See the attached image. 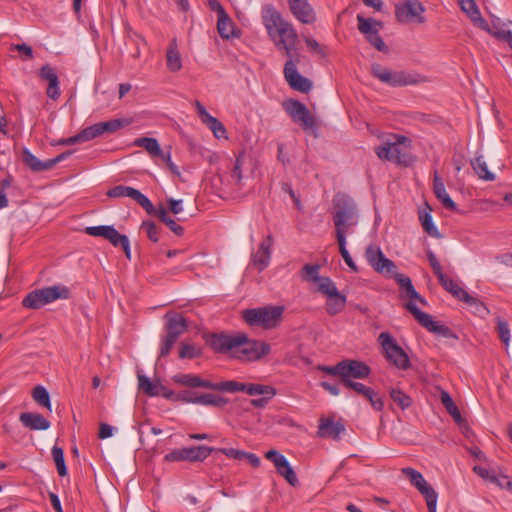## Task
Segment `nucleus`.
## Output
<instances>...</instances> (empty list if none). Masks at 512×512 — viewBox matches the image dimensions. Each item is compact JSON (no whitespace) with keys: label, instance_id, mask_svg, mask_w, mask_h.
Instances as JSON below:
<instances>
[{"label":"nucleus","instance_id":"obj_3","mask_svg":"<svg viewBox=\"0 0 512 512\" xmlns=\"http://www.w3.org/2000/svg\"><path fill=\"white\" fill-rule=\"evenodd\" d=\"M394 141H387L383 145L376 148V155L381 160H386L398 165L409 166L413 162V158L408 151L403 149L411 147V140L402 135H394Z\"/></svg>","mask_w":512,"mask_h":512},{"label":"nucleus","instance_id":"obj_47","mask_svg":"<svg viewBox=\"0 0 512 512\" xmlns=\"http://www.w3.org/2000/svg\"><path fill=\"white\" fill-rule=\"evenodd\" d=\"M51 453H52V457L55 462L58 474L62 477L66 476L67 468H66V464H65L63 449L61 447H58L57 445H54L51 450Z\"/></svg>","mask_w":512,"mask_h":512},{"label":"nucleus","instance_id":"obj_35","mask_svg":"<svg viewBox=\"0 0 512 512\" xmlns=\"http://www.w3.org/2000/svg\"><path fill=\"white\" fill-rule=\"evenodd\" d=\"M344 431L345 428L340 422L322 420L319 425L318 435L323 438L331 437L337 439Z\"/></svg>","mask_w":512,"mask_h":512},{"label":"nucleus","instance_id":"obj_19","mask_svg":"<svg viewBox=\"0 0 512 512\" xmlns=\"http://www.w3.org/2000/svg\"><path fill=\"white\" fill-rule=\"evenodd\" d=\"M317 370L335 377L346 388H352V360H344L334 366L318 365Z\"/></svg>","mask_w":512,"mask_h":512},{"label":"nucleus","instance_id":"obj_60","mask_svg":"<svg viewBox=\"0 0 512 512\" xmlns=\"http://www.w3.org/2000/svg\"><path fill=\"white\" fill-rule=\"evenodd\" d=\"M485 31L488 32L489 34H491L496 39L505 41L507 44H509V41L512 40V32L509 30H503V29L492 30L489 27V30H485Z\"/></svg>","mask_w":512,"mask_h":512},{"label":"nucleus","instance_id":"obj_62","mask_svg":"<svg viewBox=\"0 0 512 512\" xmlns=\"http://www.w3.org/2000/svg\"><path fill=\"white\" fill-rule=\"evenodd\" d=\"M304 41L310 51H312L313 53H316L319 56H324V51H323L322 47L315 39H313L311 37H305Z\"/></svg>","mask_w":512,"mask_h":512},{"label":"nucleus","instance_id":"obj_18","mask_svg":"<svg viewBox=\"0 0 512 512\" xmlns=\"http://www.w3.org/2000/svg\"><path fill=\"white\" fill-rule=\"evenodd\" d=\"M107 196L111 198L129 197L135 200L148 214L154 212V206L151 201L133 187L123 185L115 186L108 190Z\"/></svg>","mask_w":512,"mask_h":512},{"label":"nucleus","instance_id":"obj_41","mask_svg":"<svg viewBox=\"0 0 512 512\" xmlns=\"http://www.w3.org/2000/svg\"><path fill=\"white\" fill-rule=\"evenodd\" d=\"M244 392L251 396L264 395L268 396V398H273L276 395V389L272 386L253 383L245 384Z\"/></svg>","mask_w":512,"mask_h":512},{"label":"nucleus","instance_id":"obj_23","mask_svg":"<svg viewBox=\"0 0 512 512\" xmlns=\"http://www.w3.org/2000/svg\"><path fill=\"white\" fill-rule=\"evenodd\" d=\"M330 287L331 288H329L327 292L325 290H321L320 293L323 294L327 299V312L330 315H335L344 308L346 297L338 291L333 281L330 283Z\"/></svg>","mask_w":512,"mask_h":512},{"label":"nucleus","instance_id":"obj_38","mask_svg":"<svg viewBox=\"0 0 512 512\" xmlns=\"http://www.w3.org/2000/svg\"><path fill=\"white\" fill-rule=\"evenodd\" d=\"M23 162L33 172H42L51 169L49 159L46 161H41L27 149L23 151Z\"/></svg>","mask_w":512,"mask_h":512},{"label":"nucleus","instance_id":"obj_2","mask_svg":"<svg viewBox=\"0 0 512 512\" xmlns=\"http://www.w3.org/2000/svg\"><path fill=\"white\" fill-rule=\"evenodd\" d=\"M262 19L263 25L276 47L281 46L280 44L297 42L298 35L292 24L284 20L272 6L263 8Z\"/></svg>","mask_w":512,"mask_h":512},{"label":"nucleus","instance_id":"obj_63","mask_svg":"<svg viewBox=\"0 0 512 512\" xmlns=\"http://www.w3.org/2000/svg\"><path fill=\"white\" fill-rule=\"evenodd\" d=\"M11 49L23 54L26 59L30 60L33 58V50L27 44H12Z\"/></svg>","mask_w":512,"mask_h":512},{"label":"nucleus","instance_id":"obj_26","mask_svg":"<svg viewBox=\"0 0 512 512\" xmlns=\"http://www.w3.org/2000/svg\"><path fill=\"white\" fill-rule=\"evenodd\" d=\"M39 77L48 82L47 95L51 99H57L60 96L59 80L56 71L49 64L43 65L39 71Z\"/></svg>","mask_w":512,"mask_h":512},{"label":"nucleus","instance_id":"obj_27","mask_svg":"<svg viewBox=\"0 0 512 512\" xmlns=\"http://www.w3.org/2000/svg\"><path fill=\"white\" fill-rule=\"evenodd\" d=\"M461 10L482 30H489V25L481 16L480 10L474 0H457Z\"/></svg>","mask_w":512,"mask_h":512},{"label":"nucleus","instance_id":"obj_43","mask_svg":"<svg viewBox=\"0 0 512 512\" xmlns=\"http://www.w3.org/2000/svg\"><path fill=\"white\" fill-rule=\"evenodd\" d=\"M217 29L222 38L229 39L234 35V25L227 13L218 17Z\"/></svg>","mask_w":512,"mask_h":512},{"label":"nucleus","instance_id":"obj_64","mask_svg":"<svg viewBox=\"0 0 512 512\" xmlns=\"http://www.w3.org/2000/svg\"><path fill=\"white\" fill-rule=\"evenodd\" d=\"M152 214L156 215L167 226L169 225L170 221H173V219L169 215L168 210L162 206L159 207L158 209L154 208V212Z\"/></svg>","mask_w":512,"mask_h":512},{"label":"nucleus","instance_id":"obj_34","mask_svg":"<svg viewBox=\"0 0 512 512\" xmlns=\"http://www.w3.org/2000/svg\"><path fill=\"white\" fill-rule=\"evenodd\" d=\"M172 380L182 386L190 388H212V382L201 379L198 375L179 373L172 377Z\"/></svg>","mask_w":512,"mask_h":512},{"label":"nucleus","instance_id":"obj_48","mask_svg":"<svg viewBox=\"0 0 512 512\" xmlns=\"http://www.w3.org/2000/svg\"><path fill=\"white\" fill-rule=\"evenodd\" d=\"M212 390H219L225 392H244L245 383H240L237 381H225L220 383H212Z\"/></svg>","mask_w":512,"mask_h":512},{"label":"nucleus","instance_id":"obj_33","mask_svg":"<svg viewBox=\"0 0 512 512\" xmlns=\"http://www.w3.org/2000/svg\"><path fill=\"white\" fill-rule=\"evenodd\" d=\"M166 66L167 69L173 73L180 71L183 67L182 56L176 39H173L167 47Z\"/></svg>","mask_w":512,"mask_h":512},{"label":"nucleus","instance_id":"obj_24","mask_svg":"<svg viewBox=\"0 0 512 512\" xmlns=\"http://www.w3.org/2000/svg\"><path fill=\"white\" fill-rule=\"evenodd\" d=\"M292 14L304 24H312L316 17L308 0H288Z\"/></svg>","mask_w":512,"mask_h":512},{"label":"nucleus","instance_id":"obj_31","mask_svg":"<svg viewBox=\"0 0 512 512\" xmlns=\"http://www.w3.org/2000/svg\"><path fill=\"white\" fill-rule=\"evenodd\" d=\"M19 420L24 427L30 430H47L50 427V422L39 413H21Z\"/></svg>","mask_w":512,"mask_h":512},{"label":"nucleus","instance_id":"obj_6","mask_svg":"<svg viewBox=\"0 0 512 512\" xmlns=\"http://www.w3.org/2000/svg\"><path fill=\"white\" fill-rule=\"evenodd\" d=\"M371 72L374 77L390 86L416 85L427 81L426 77L417 73L391 71L390 69L381 66L380 64H373L371 66Z\"/></svg>","mask_w":512,"mask_h":512},{"label":"nucleus","instance_id":"obj_11","mask_svg":"<svg viewBox=\"0 0 512 512\" xmlns=\"http://www.w3.org/2000/svg\"><path fill=\"white\" fill-rule=\"evenodd\" d=\"M214 448L200 445V446H192L185 447L181 449H176L165 455V460L168 462H177V461H188V462H202L204 461L212 452Z\"/></svg>","mask_w":512,"mask_h":512},{"label":"nucleus","instance_id":"obj_56","mask_svg":"<svg viewBox=\"0 0 512 512\" xmlns=\"http://www.w3.org/2000/svg\"><path fill=\"white\" fill-rule=\"evenodd\" d=\"M213 452H219L227 456L228 458L243 460V456H245V451L235 449V448H214Z\"/></svg>","mask_w":512,"mask_h":512},{"label":"nucleus","instance_id":"obj_59","mask_svg":"<svg viewBox=\"0 0 512 512\" xmlns=\"http://www.w3.org/2000/svg\"><path fill=\"white\" fill-rule=\"evenodd\" d=\"M199 354L200 351L194 345L183 344L180 349L179 357L192 359L199 356Z\"/></svg>","mask_w":512,"mask_h":512},{"label":"nucleus","instance_id":"obj_58","mask_svg":"<svg viewBox=\"0 0 512 512\" xmlns=\"http://www.w3.org/2000/svg\"><path fill=\"white\" fill-rule=\"evenodd\" d=\"M427 258L437 278L439 279L441 276H444L445 274L442 271V267L439 261L437 260L436 255L431 250L427 251Z\"/></svg>","mask_w":512,"mask_h":512},{"label":"nucleus","instance_id":"obj_32","mask_svg":"<svg viewBox=\"0 0 512 512\" xmlns=\"http://www.w3.org/2000/svg\"><path fill=\"white\" fill-rule=\"evenodd\" d=\"M167 318V337L177 341L187 328L186 320L179 314H166Z\"/></svg>","mask_w":512,"mask_h":512},{"label":"nucleus","instance_id":"obj_13","mask_svg":"<svg viewBox=\"0 0 512 512\" xmlns=\"http://www.w3.org/2000/svg\"><path fill=\"white\" fill-rule=\"evenodd\" d=\"M424 12L425 8L418 0H403V2L396 5L395 15L401 23L416 22L423 24L426 21L423 16Z\"/></svg>","mask_w":512,"mask_h":512},{"label":"nucleus","instance_id":"obj_25","mask_svg":"<svg viewBox=\"0 0 512 512\" xmlns=\"http://www.w3.org/2000/svg\"><path fill=\"white\" fill-rule=\"evenodd\" d=\"M320 267L319 265H310L306 264L302 268V278L306 282L314 283L317 285V291L321 290L328 291L330 287V283L332 280L329 277L320 276L319 275Z\"/></svg>","mask_w":512,"mask_h":512},{"label":"nucleus","instance_id":"obj_46","mask_svg":"<svg viewBox=\"0 0 512 512\" xmlns=\"http://www.w3.org/2000/svg\"><path fill=\"white\" fill-rule=\"evenodd\" d=\"M389 394L393 402L403 410L409 408L412 404L411 398L398 388H391Z\"/></svg>","mask_w":512,"mask_h":512},{"label":"nucleus","instance_id":"obj_9","mask_svg":"<svg viewBox=\"0 0 512 512\" xmlns=\"http://www.w3.org/2000/svg\"><path fill=\"white\" fill-rule=\"evenodd\" d=\"M401 473L402 475L404 474L409 479L410 483L424 496L428 511L437 512L438 494L424 479L423 475L409 467L403 468Z\"/></svg>","mask_w":512,"mask_h":512},{"label":"nucleus","instance_id":"obj_54","mask_svg":"<svg viewBox=\"0 0 512 512\" xmlns=\"http://www.w3.org/2000/svg\"><path fill=\"white\" fill-rule=\"evenodd\" d=\"M473 471L482 479L490 481L496 484L498 487H502V482L500 481V478L492 471L481 466H474Z\"/></svg>","mask_w":512,"mask_h":512},{"label":"nucleus","instance_id":"obj_49","mask_svg":"<svg viewBox=\"0 0 512 512\" xmlns=\"http://www.w3.org/2000/svg\"><path fill=\"white\" fill-rule=\"evenodd\" d=\"M465 303L472 307L474 309L473 312L483 319L490 314L489 308L481 300L472 297L471 295H469Z\"/></svg>","mask_w":512,"mask_h":512},{"label":"nucleus","instance_id":"obj_44","mask_svg":"<svg viewBox=\"0 0 512 512\" xmlns=\"http://www.w3.org/2000/svg\"><path fill=\"white\" fill-rule=\"evenodd\" d=\"M192 401H193V404H200V405H204V406H217V407H222V406L226 405V403H227L226 399L219 397V396H215L213 394H209V393L195 396L194 400H192Z\"/></svg>","mask_w":512,"mask_h":512},{"label":"nucleus","instance_id":"obj_5","mask_svg":"<svg viewBox=\"0 0 512 512\" xmlns=\"http://www.w3.org/2000/svg\"><path fill=\"white\" fill-rule=\"evenodd\" d=\"M282 306H265L243 311V318L250 326H260L265 329L276 327L282 318Z\"/></svg>","mask_w":512,"mask_h":512},{"label":"nucleus","instance_id":"obj_57","mask_svg":"<svg viewBox=\"0 0 512 512\" xmlns=\"http://www.w3.org/2000/svg\"><path fill=\"white\" fill-rule=\"evenodd\" d=\"M404 296L411 299L410 302L413 300L419 301L422 304H426V301L424 298H422L419 293L415 290V288L412 285V282H407L405 288L402 289Z\"/></svg>","mask_w":512,"mask_h":512},{"label":"nucleus","instance_id":"obj_15","mask_svg":"<svg viewBox=\"0 0 512 512\" xmlns=\"http://www.w3.org/2000/svg\"><path fill=\"white\" fill-rule=\"evenodd\" d=\"M285 112L296 123H300L306 130L313 129L316 126L314 117L304 104L296 100H288L283 103Z\"/></svg>","mask_w":512,"mask_h":512},{"label":"nucleus","instance_id":"obj_50","mask_svg":"<svg viewBox=\"0 0 512 512\" xmlns=\"http://www.w3.org/2000/svg\"><path fill=\"white\" fill-rule=\"evenodd\" d=\"M496 331L498 333L499 339L502 341V343L508 347L510 343V329L508 322L501 317L496 318Z\"/></svg>","mask_w":512,"mask_h":512},{"label":"nucleus","instance_id":"obj_42","mask_svg":"<svg viewBox=\"0 0 512 512\" xmlns=\"http://www.w3.org/2000/svg\"><path fill=\"white\" fill-rule=\"evenodd\" d=\"M419 219L424 231L432 237L439 238L440 233L433 223L432 216L426 209L419 211Z\"/></svg>","mask_w":512,"mask_h":512},{"label":"nucleus","instance_id":"obj_16","mask_svg":"<svg viewBox=\"0 0 512 512\" xmlns=\"http://www.w3.org/2000/svg\"><path fill=\"white\" fill-rule=\"evenodd\" d=\"M365 257L373 269L380 274L392 276L396 271L397 267L395 263L386 258L381 249L377 246H368L365 252Z\"/></svg>","mask_w":512,"mask_h":512},{"label":"nucleus","instance_id":"obj_52","mask_svg":"<svg viewBox=\"0 0 512 512\" xmlns=\"http://www.w3.org/2000/svg\"><path fill=\"white\" fill-rule=\"evenodd\" d=\"M296 43L297 42H290L289 44H280L281 46L276 47L279 51L284 52V55L287 57V61H291L294 66H297V63L299 62V55L295 53Z\"/></svg>","mask_w":512,"mask_h":512},{"label":"nucleus","instance_id":"obj_4","mask_svg":"<svg viewBox=\"0 0 512 512\" xmlns=\"http://www.w3.org/2000/svg\"><path fill=\"white\" fill-rule=\"evenodd\" d=\"M70 297V289L64 285H53L42 289H36L28 293L22 305L29 309H40L59 299H68Z\"/></svg>","mask_w":512,"mask_h":512},{"label":"nucleus","instance_id":"obj_12","mask_svg":"<svg viewBox=\"0 0 512 512\" xmlns=\"http://www.w3.org/2000/svg\"><path fill=\"white\" fill-rule=\"evenodd\" d=\"M405 308L414 316L418 323L428 331L445 338L453 337V333L449 327L434 321L431 315L422 312L413 302L406 303Z\"/></svg>","mask_w":512,"mask_h":512},{"label":"nucleus","instance_id":"obj_28","mask_svg":"<svg viewBox=\"0 0 512 512\" xmlns=\"http://www.w3.org/2000/svg\"><path fill=\"white\" fill-rule=\"evenodd\" d=\"M441 402L446 408L447 412L452 416L455 423L460 427L462 431H470L466 420L461 416V413L454 403L453 399L448 392L442 390L440 395Z\"/></svg>","mask_w":512,"mask_h":512},{"label":"nucleus","instance_id":"obj_10","mask_svg":"<svg viewBox=\"0 0 512 512\" xmlns=\"http://www.w3.org/2000/svg\"><path fill=\"white\" fill-rule=\"evenodd\" d=\"M85 233L93 237H102L115 247H122L125 256L131 258L130 241L124 234H120L113 226H90L85 228Z\"/></svg>","mask_w":512,"mask_h":512},{"label":"nucleus","instance_id":"obj_61","mask_svg":"<svg viewBox=\"0 0 512 512\" xmlns=\"http://www.w3.org/2000/svg\"><path fill=\"white\" fill-rule=\"evenodd\" d=\"M142 227L146 230L147 236L153 242H157L158 237V229L156 225L151 221L143 222Z\"/></svg>","mask_w":512,"mask_h":512},{"label":"nucleus","instance_id":"obj_53","mask_svg":"<svg viewBox=\"0 0 512 512\" xmlns=\"http://www.w3.org/2000/svg\"><path fill=\"white\" fill-rule=\"evenodd\" d=\"M81 143L90 141L100 135H102L101 127L99 123L91 125L85 129H83L80 133H78Z\"/></svg>","mask_w":512,"mask_h":512},{"label":"nucleus","instance_id":"obj_7","mask_svg":"<svg viewBox=\"0 0 512 512\" xmlns=\"http://www.w3.org/2000/svg\"><path fill=\"white\" fill-rule=\"evenodd\" d=\"M378 342L389 363L402 370H406L410 367V360L407 354L397 344L390 333L381 332L378 336Z\"/></svg>","mask_w":512,"mask_h":512},{"label":"nucleus","instance_id":"obj_37","mask_svg":"<svg viewBox=\"0 0 512 512\" xmlns=\"http://www.w3.org/2000/svg\"><path fill=\"white\" fill-rule=\"evenodd\" d=\"M470 164L480 179L485 181H493L495 179V175L488 170L487 162L483 155H478L471 159Z\"/></svg>","mask_w":512,"mask_h":512},{"label":"nucleus","instance_id":"obj_30","mask_svg":"<svg viewBox=\"0 0 512 512\" xmlns=\"http://www.w3.org/2000/svg\"><path fill=\"white\" fill-rule=\"evenodd\" d=\"M354 392L361 395L364 399H366L374 410L382 411L384 408V402L379 394L371 387H367L362 383L354 382L353 385Z\"/></svg>","mask_w":512,"mask_h":512},{"label":"nucleus","instance_id":"obj_51","mask_svg":"<svg viewBox=\"0 0 512 512\" xmlns=\"http://www.w3.org/2000/svg\"><path fill=\"white\" fill-rule=\"evenodd\" d=\"M101 132L102 134L105 132L113 133L117 130L121 129L124 126L130 124V121L127 119H112L106 122H100Z\"/></svg>","mask_w":512,"mask_h":512},{"label":"nucleus","instance_id":"obj_20","mask_svg":"<svg viewBox=\"0 0 512 512\" xmlns=\"http://www.w3.org/2000/svg\"><path fill=\"white\" fill-rule=\"evenodd\" d=\"M284 76L290 87L294 90L308 92L312 88L311 81L300 75L297 67L291 61H286L285 63Z\"/></svg>","mask_w":512,"mask_h":512},{"label":"nucleus","instance_id":"obj_14","mask_svg":"<svg viewBox=\"0 0 512 512\" xmlns=\"http://www.w3.org/2000/svg\"><path fill=\"white\" fill-rule=\"evenodd\" d=\"M349 218L348 211L340 209L334 216V223L340 253L346 264L352 268V256L346 248V233L349 228Z\"/></svg>","mask_w":512,"mask_h":512},{"label":"nucleus","instance_id":"obj_40","mask_svg":"<svg viewBox=\"0 0 512 512\" xmlns=\"http://www.w3.org/2000/svg\"><path fill=\"white\" fill-rule=\"evenodd\" d=\"M139 388L149 396H158L165 387L159 382H151L149 378L143 375L138 376Z\"/></svg>","mask_w":512,"mask_h":512},{"label":"nucleus","instance_id":"obj_21","mask_svg":"<svg viewBox=\"0 0 512 512\" xmlns=\"http://www.w3.org/2000/svg\"><path fill=\"white\" fill-rule=\"evenodd\" d=\"M194 105L201 121L212 131L213 135L217 139H227L224 125L217 118L210 115L198 100L194 102Z\"/></svg>","mask_w":512,"mask_h":512},{"label":"nucleus","instance_id":"obj_1","mask_svg":"<svg viewBox=\"0 0 512 512\" xmlns=\"http://www.w3.org/2000/svg\"><path fill=\"white\" fill-rule=\"evenodd\" d=\"M218 353L232 352L241 361H256L270 353V345L263 341L249 340L246 334H213L207 340Z\"/></svg>","mask_w":512,"mask_h":512},{"label":"nucleus","instance_id":"obj_8","mask_svg":"<svg viewBox=\"0 0 512 512\" xmlns=\"http://www.w3.org/2000/svg\"><path fill=\"white\" fill-rule=\"evenodd\" d=\"M356 18L357 28L365 40L378 51L387 53L388 47L379 35L383 29V22L370 17L366 18L362 14H358Z\"/></svg>","mask_w":512,"mask_h":512},{"label":"nucleus","instance_id":"obj_17","mask_svg":"<svg viewBox=\"0 0 512 512\" xmlns=\"http://www.w3.org/2000/svg\"><path fill=\"white\" fill-rule=\"evenodd\" d=\"M264 456L274 464L277 473L285 478L291 486L295 487L299 484L295 471L284 455L272 449L267 451Z\"/></svg>","mask_w":512,"mask_h":512},{"label":"nucleus","instance_id":"obj_22","mask_svg":"<svg viewBox=\"0 0 512 512\" xmlns=\"http://www.w3.org/2000/svg\"><path fill=\"white\" fill-rule=\"evenodd\" d=\"M272 245V236L268 235L266 239L260 243L257 252L253 253L251 256V264L259 272L263 271L270 263Z\"/></svg>","mask_w":512,"mask_h":512},{"label":"nucleus","instance_id":"obj_39","mask_svg":"<svg viewBox=\"0 0 512 512\" xmlns=\"http://www.w3.org/2000/svg\"><path fill=\"white\" fill-rule=\"evenodd\" d=\"M134 145L137 147L144 148L151 156L159 157L162 155V150L159 146L158 141L155 138L141 137L134 141Z\"/></svg>","mask_w":512,"mask_h":512},{"label":"nucleus","instance_id":"obj_29","mask_svg":"<svg viewBox=\"0 0 512 512\" xmlns=\"http://www.w3.org/2000/svg\"><path fill=\"white\" fill-rule=\"evenodd\" d=\"M433 192L442 205L451 211H456L457 206L447 193L444 182L439 174L435 171L433 176Z\"/></svg>","mask_w":512,"mask_h":512},{"label":"nucleus","instance_id":"obj_55","mask_svg":"<svg viewBox=\"0 0 512 512\" xmlns=\"http://www.w3.org/2000/svg\"><path fill=\"white\" fill-rule=\"evenodd\" d=\"M370 372H371L370 368L364 362L354 360V363H353L354 379L366 378L370 374Z\"/></svg>","mask_w":512,"mask_h":512},{"label":"nucleus","instance_id":"obj_45","mask_svg":"<svg viewBox=\"0 0 512 512\" xmlns=\"http://www.w3.org/2000/svg\"><path fill=\"white\" fill-rule=\"evenodd\" d=\"M32 398L38 405L47 408L49 411L52 410L50 395L45 387L36 386L32 391Z\"/></svg>","mask_w":512,"mask_h":512},{"label":"nucleus","instance_id":"obj_36","mask_svg":"<svg viewBox=\"0 0 512 512\" xmlns=\"http://www.w3.org/2000/svg\"><path fill=\"white\" fill-rule=\"evenodd\" d=\"M438 280L440 284L443 286V288L449 293H451L458 300L465 302L466 299L469 297V294L466 290L461 288L456 282L448 278L446 275L441 276Z\"/></svg>","mask_w":512,"mask_h":512}]
</instances>
